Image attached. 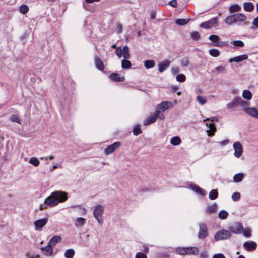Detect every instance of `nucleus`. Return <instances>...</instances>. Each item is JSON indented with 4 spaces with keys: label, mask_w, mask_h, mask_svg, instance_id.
<instances>
[{
    "label": "nucleus",
    "mask_w": 258,
    "mask_h": 258,
    "mask_svg": "<svg viewBox=\"0 0 258 258\" xmlns=\"http://www.w3.org/2000/svg\"><path fill=\"white\" fill-rule=\"evenodd\" d=\"M68 199L67 194L62 191H55L51 194L45 200V203L49 206H56L59 203L64 202Z\"/></svg>",
    "instance_id": "nucleus-1"
},
{
    "label": "nucleus",
    "mask_w": 258,
    "mask_h": 258,
    "mask_svg": "<svg viewBox=\"0 0 258 258\" xmlns=\"http://www.w3.org/2000/svg\"><path fill=\"white\" fill-rule=\"evenodd\" d=\"M104 208L102 205H96L93 211V215L99 224L103 222L102 214L104 212Z\"/></svg>",
    "instance_id": "nucleus-2"
},
{
    "label": "nucleus",
    "mask_w": 258,
    "mask_h": 258,
    "mask_svg": "<svg viewBox=\"0 0 258 258\" xmlns=\"http://www.w3.org/2000/svg\"><path fill=\"white\" fill-rule=\"evenodd\" d=\"M160 113L161 111L160 110H156L154 113L151 114L146 120H145L143 124L146 126L155 122L158 117H159L161 119H164V116L163 115L159 116Z\"/></svg>",
    "instance_id": "nucleus-3"
},
{
    "label": "nucleus",
    "mask_w": 258,
    "mask_h": 258,
    "mask_svg": "<svg viewBox=\"0 0 258 258\" xmlns=\"http://www.w3.org/2000/svg\"><path fill=\"white\" fill-rule=\"evenodd\" d=\"M231 236V232L227 230H221L215 234L214 238L216 241L228 239Z\"/></svg>",
    "instance_id": "nucleus-4"
},
{
    "label": "nucleus",
    "mask_w": 258,
    "mask_h": 258,
    "mask_svg": "<svg viewBox=\"0 0 258 258\" xmlns=\"http://www.w3.org/2000/svg\"><path fill=\"white\" fill-rule=\"evenodd\" d=\"M230 232L235 234H239L242 232L243 227L242 225L239 222H236L232 224L229 227Z\"/></svg>",
    "instance_id": "nucleus-5"
},
{
    "label": "nucleus",
    "mask_w": 258,
    "mask_h": 258,
    "mask_svg": "<svg viewBox=\"0 0 258 258\" xmlns=\"http://www.w3.org/2000/svg\"><path fill=\"white\" fill-rule=\"evenodd\" d=\"M208 236V229L207 225L204 223L199 224V232L198 237L200 239H204Z\"/></svg>",
    "instance_id": "nucleus-6"
},
{
    "label": "nucleus",
    "mask_w": 258,
    "mask_h": 258,
    "mask_svg": "<svg viewBox=\"0 0 258 258\" xmlns=\"http://www.w3.org/2000/svg\"><path fill=\"white\" fill-rule=\"evenodd\" d=\"M233 148L234 149V156L237 158H239L243 152V147L239 142H236L233 144Z\"/></svg>",
    "instance_id": "nucleus-7"
},
{
    "label": "nucleus",
    "mask_w": 258,
    "mask_h": 258,
    "mask_svg": "<svg viewBox=\"0 0 258 258\" xmlns=\"http://www.w3.org/2000/svg\"><path fill=\"white\" fill-rule=\"evenodd\" d=\"M119 142H116L108 146L104 149V153L106 155H109L113 153L117 148H119L120 146Z\"/></svg>",
    "instance_id": "nucleus-8"
},
{
    "label": "nucleus",
    "mask_w": 258,
    "mask_h": 258,
    "mask_svg": "<svg viewBox=\"0 0 258 258\" xmlns=\"http://www.w3.org/2000/svg\"><path fill=\"white\" fill-rule=\"evenodd\" d=\"M48 221L47 218H43L35 221L34 223L35 229L37 231H41Z\"/></svg>",
    "instance_id": "nucleus-9"
},
{
    "label": "nucleus",
    "mask_w": 258,
    "mask_h": 258,
    "mask_svg": "<svg viewBox=\"0 0 258 258\" xmlns=\"http://www.w3.org/2000/svg\"><path fill=\"white\" fill-rule=\"evenodd\" d=\"M172 106V103L168 101H163L157 106V110H160L161 112H164L169 107Z\"/></svg>",
    "instance_id": "nucleus-10"
},
{
    "label": "nucleus",
    "mask_w": 258,
    "mask_h": 258,
    "mask_svg": "<svg viewBox=\"0 0 258 258\" xmlns=\"http://www.w3.org/2000/svg\"><path fill=\"white\" fill-rule=\"evenodd\" d=\"M244 249L247 251H252L256 249L257 244L254 241H247L243 244Z\"/></svg>",
    "instance_id": "nucleus-11"
},
{
    "label": "nucleus",
    "mask_w": 258,
    "mask_h": 258,
    "mask_svg": "<svg viewBox=\"0 0 258 258\" xmlns=\"http://www.w3.org/2000/svg\"><path fill=\"white\" fill-rule=\"evenodd\" d=\"M217 18H214L208 21L202 23L200 24V27L205 29H208L213 27L215 24L217 23Z\"/></svg>",
    "instance_id": "nucleus-12"
},
{
    "label": "nucleus",
    "mask_w": 258,
    "mask_h": 258,
    "mask_svg": "<svg viewBox=\"0 0 258 258\" xmlns=\"http://www.w3.org/2000/svg\"><path fill=\"white\" fill-rule=\"evenodd\" d=\"M245 112L249 115L258 119V110L254 107L245 108Z\"/></svg>",
    "instance_id": "nucleus-13"
},
{
    "label": "nucleus",
    "mask_w": 258,
    "mask_h": 258,
    "mask_svg": "<svg viewBox=\"0 0 258 258\" xmlns=\"http://www.w3.org/2000/svg\"><path fill=\"white\" fill-rule=\"evenodd\" d=\"M109 77L111 80L115 82H122L125 79L123 76L116 73H112L109 75Z\"/></svg>",
    "instance_id": "nucleus-14"
},
{
    "label": "nucleus",
    "mask_w": 258,
    "mask_h": 258,
    "mask_svg": "<svg viewBox=\"0 0 258 258\" xmlns=\"http://www.w3.org/2000/svg\"><path fill=\"white\" fill-rule=\"evenodd\" d=\"M61 237L59 236L55 235L53 236L50 240H49L48 244L50 246L53 247L57 243L60 242Z\"/></svg>",
    "instance_id": "nucleus-15"
},
{
    "label": "nucleus",
    "mask_w": 258,
    "mask_h": 258,
    "mask_svg": "<svg viewBox=\"0 0 258 258\" xmlns=\"http://www.w3.org/2000/svg\"><path fill=\"white\" fill-rule=\"evenodd\" d=\"M52 246H50L48 243L47 245L41 248V250L45 252L46 256H51L53 254V249Z\"/></svg>",
    "instance_id": "nucleus-16"
},
{
    "label": "nucleus",
    "mask_w": 258,
    "mask_h": 258,
    "mask_svg": "<svg viewBox=\"0 0 258 258\" xmlns=\"http://www.w3.org/2000/svg\"><path fill=\"white\" fill-rule=\"evenodd\" d=\"M170 62L168 60H165L163 61L162 63H160L159 64V71L160 73L163 72L164 70H165L167 68L170 66Z\"/></svg>",
    "instance_id": "nucleus-17"
},
{
    "label": "nucleus",
    "mask_w": 258,
    "mask_h": 258,
    "mask_svg": "<svg viewBox=\"0 0 258 258\" xmlns=\"http://www.w3.org/2000/svg\"><path fill=\"white\" fill-rule=\"evenodd\" d=\"M95 63L96 68L100 71H103L104 69V66L102 61L98 56L95 57Z\"/></svg>",
    "instance_id": "nucleus-18"
},
{
    "label": "nucleus",
    "mask_w": 258,
    "mask_h": 258,
    "mask_svg": "<svg viewBox=\"0 0 258 258\" xmlns=\"http://www.w3.org/2000/svg\"><path fill=\"white\" fill-rule=\"evenodd\" d=\"M234 18H235V22H242L246 19V17L245 15L242 13H237L234 14Z\"/></svg>",
    "instance_id": "nucleus-19"
},
{
    "label": "nucleus",
    "mask_w": 258,
    "mask_h": 258,
    "mask_svg": "<svg viewBox=\"0 0 258 258\" xmlns=\"http://www.w3.org/2000/svg\"><path fill=\"white\" fill-rule=\"evenodd\" d=\"M207 126H209V129L207 130L208 135L209 136H212L214 134V132L216 131V127L214 124L213 123H208L206 124Z\"/></svg>",
    "instance_id": "nucleus-20"
},
{
    "label": "nucleus",
    "mask_w": 258,
    "mask_h": 258,
    "mask_svg": "<svg viewBox=\"0 0 258 258\" xmlns=\"http://www.w3.org/2000/svg\"><path fill=\"white\" fill-rule=\"evenodd\" d=\"M238 105V97H234L232 101L229 103L227 104L228 109H231L233 107H236Z\"/></svg>",
    "instance_id": "nucleus-21"
},
{
    "label": "nucleus",
    "mask_w": 258,
    "mask_h": 258,
    "mask_svg": "<svg viewBox=\"0 0 258 258\" xmlns=\"http://www.w3.org/2000/svg\"><path fill=\"white\" fill-rule=\"evenodd\" d=\"M235 20V18H234V15L233 14V15H231L227 16L225 18L224 22L226 24L229 25H231L233 24L234 23H236Z\"/></svg>",
    "instance_id": "nucleus-22"
},
{
    "label": "nucleus",
    "mask_w": 258,
    "mask_h": 258,
    "mask_svg": "<svg viewBox=\"0 0 258 258\" xmlns=\"http://www.w3.org/2000/svg\"><path fill=\"white\" fill-rule=\"evenodd\" d=\"M243 8L247 12H251L254 9V5L251 2H245L243 4Z\"/></svg>",
    "instance_id": "nucleus-23"
},
{
    "label": "nucleus",
    "mask_w": 258,
    "mask_h": 258,
    "mask_svg": "<svg viewBox=\"0 0 258 258\" xmlns=\"http://www.w3.org/2000/svg\"><path fill=\"white\" fill-rule=\"evenodd\" d=\"M192 189L196 193L202 196H204L206 194V192L204 189L196 185L192 186Z\"/></svg>",
    "instance_id": "nucleus-24"
},
{
    "label": "nucleus",
    "mask_w": 258,
    "mask_h": 258,
    "mask_svg": "<svg viewBox=\"0 0 258 258\" xmlns=\"http://www.w3.org/2000/svg\"><path fill=\"white\" fill-rule=\"evenodd\" d=\"M186 254H197L199 253V250L198 248L195 247H186Z\"/></svg>",
    "instance_id": "nucleus-25"
},
{
    "label": "nucleus",
    "mask_w": 258,
    "mask_h": 258,
    "mask_svg": "<svg viewBox=\"0 0 258 258\" xmlns=\"http://www.w3.org/2000/svg\"><path fill=\"white\" fill-rule=\"evenodd\" d=\"M181 142V139L178 136L173 137L170 140V143L173 146H178Z\"/></svg>",
    "instance_id": "nucleus-26"
},
{
    "label": "nucleus",
    "mask_w": 258,
    "mask_h": 258,
    "mask_svg": "<svg viewBox=\"0 0 258 258\" xmlns=\"http://www.w3.org/2000/svg\"><path fill=\"white\" fill-rule=\"evenodd\" d=\"M122 56L124 59H128L130 57L129 48L127 46H124L122 49Z\"/></svg>",
    "instance_id": "nucleus-27"
},
{
    "label": "nucleus",
    "mask_w": 258,
    "mask_h": 258,
    "mask_svg": "<svg viewBox=\"0 0 258 258\" xmlns=\"http://www.w3.org/2000/svg\"><path fill=\"white\" fill-rule=\"evenodd\" d=\"M244 177V175L242 173L236 174L233 176V181L236 183L240 182L243 180Z\"/></svg>",
    "instance_id": "nucleus-28"
},
{
    "label": "nucleus",
    "mask_w": 258,
    "mask_h": 258,
    "mask_svg": "<svg viewBox=\"0 0 258 258\" xmlns=\"http://www.w3.org/2000/svg\"><path fill=\"white\" fill-rule=\"evenodd\" d=\"M86 220L82 217L78 218L75 222V226L77 228L81 227L85 223Z\"/></svg>",
    "instance_id": "nucleus-29"
},
{
    "label": "nucleus",
    "mask_w": 258,
    "mask_h": 258,
    "mask_svg": "<svg viewBox=\"0 0 258 258\" xmlns=\"http://www.w3.org/2000/svg\"><path fill=\"white\" fill-rule=\"evenodd\" d=\"M209 39L212 41L211 44L215 46V44L219 41L220 37L218 35H211L209 37Z\"/></svg>",
    "instance_id": "nucleus-30"
},
{
    "label": "nucleus",
    "mask_w": 258,
    "mask_h": 258,
    "mask_svg": "<svg viewBox=\"0 0 258 258\" xmlns=\"http://www.w3.org/2000/svg\"><path fill=\"white\" fill-rule=\"evenodd\" d=\"M248 58V56L246 54L239 55L234 57V62L238 63L243 60H246Z\"/></svg>",
    "instance_id": "nucleus-31"
},
{
    "label": "nucleus",
    "mask_w": 258,
    "mask_h": 258,
    "mask_svg": "<svg viewBox=\"0 0 258 258\" xmlns=\"http://www.w3.org/2000/svg\"><path fill=\"white\" fill-rule=\"evenodd\" d=\"M240 9H241V7L239 5H238L237 4H234V5H231L229 7V11L231 13H233V12L239 11L240 10Z\"/></svg>",
    "instance_id": "nucleus-32"
},
{
    "label": "nucleus",
    "mask_w": 258,
    "mask_h": 258,
    "mask_svg": "<svg viewBox=\"0 0 258 258\" xmlns=\"http://www.w3.org/2000/svg\"><path fill=\"white\" fill-rule=\"evenodd\" d=\"M249 103L248 101H244L242 100L240 97H238V105H240L243 108L244 110L245 108H248Z\"/></svg>",
    "instance_id": "nucleus-33"
},
{
    "label": "nucleus",
    "mask_w": 258,
    "mask_h": 258,
    "mask_svg": "<svg viewBox=\"0 0 258 258\" xmlns=\"http://www.w3.org/2000/svg\"><path fill=\"white\" fill-rule=\"evenodd\" d=\"M242 97L246 99L250 100L252 97L251 92L248 90H244L242 93Z\"/></svg>",
    "instance_id": "nucleus-34"
},
{
    "label": "nucleus",
    "mask_w": 258,
    "mask_h": 258,
    "mask_svg": "<svg viewBox=\"0 0 258 258\" xmlns=\"http://www.w3.org/2000/svg\"><path fill=\"white\" fill-rule=\"evenodd\" d=\"M217 209V205L216 204H212L207 208L206 212L208 213H212L216 212Z\"/></svg>",
    "instance_id": "nucleus-35"
},
{
    "label": "nucleus",
    "mask_w": 258,
    "mask_h": 258,
    "mask_svg": "<svg viewBox=\"0 0 258 258\" xmlns=\"http://www.w3.org/2000/svg\"><path fill=\"white\" fill-rule=\"evenodd\" d=\"M189 19H178L176 20L175 23L178 25H184L187 24L189 22Z\"/></svg>",
    "instance_id": "nucleus-36"
},
{
    "label": "nucleus",
    "mask_w": 258,
    "mask_h": 258,
    "mask_svg": "<svg viewBox=\"0 0 258 258\" xmlns=\"http://www.w3.org/2000/svg\"><path fill=\"white\" fill-rule=\"evenodd\" d=\"M145 67L147 69H150L154 67L155 65V63L153 60H148L144 61Z\"/></svg>",
    "instance_id": "nucleus-37"
},
{
    "label": "nucleus",
    "mask_w": 258,
    "mask_h": 258,
    "mask_svg": "<svg viewBox=\"0 0 258 258\" xmlns=\"http://www.w3.org/2000/svg\"><path fill=\"white\" fill-rule=\"evenodd\" d=\"M218 194L216 189H213L210 192L209 195V198L211 200H215L218 197Z\"/></svg>",
    "instance_id": "nucleus-38"
},
{
    "label": "nucleus",
    "mask_w": 258,
    "mask_h": 258,
    "mask_svg": "<svg viewBox=\"0 0 258 258\" xmlns=\"http://www.w3.org/2000/svg\"><path fill=\"white\" fill-rule=\"evenodd\" d=\"M132 64L130 61L127 59H124L121 61V67L123 69H129L131 67Z\"/></svg>",
    "instance_id": "nucleus-39"
},
{
    "label": "nucleus",
    "mask_w": 258,
    "mask_h": 258,
    "mask_svg": "<svg viewBox=\"0 0 258 258\" xmlns=\"http://www.w3.org/2000/svg\"><path fill=\"white\" fill-rule=\"evenodd\" d=\"M74 254V250L72 249H69L66 251L64 256L66 258H72Z\"/></svg>",
    "instance_id": "nucleus-40"
},
{
    "label": "nucleus",
    "mask_w": 258,
    "mask_h": 258,
    "mask_svg": "<svg viewBox=\"0 0 258 258\" xmlns=\"http://www.w3.org/2000/svg\"><path fill=\"white\" fill-rule=\"evenodd\" d=\"M29 163L35 167L38 166L40 164L38 159L35 157L31 158L29 160Z\"/></svg>",
    "instance_id": "nucleus-41"
},
{
    "label": "nucleus",
    "mask_w": 258,
    "mask_h": 258,
    "mask_svg": "<svg viewBox=\"0 0 258 258\" xmlns=\"http://www.w3.org/2000/svg\"><path fill=\"white\" fill-rule=\"evenodd\" d=\"M228 215V212L224 210L220 211L218 214L219 217L221 219H226Z\"/></svg>",
    "instance_id": "nucleus-42"
},
{
    "label": "nucleus",
    "mask_w": 258,
    "mask_h": 258,
    "mask_svg": "<svg viewBox=\"0 0 258 258\" xmlns=\"http://www.w3.org/2000/svg\"><path fill=\"white\" fill-rule=\"evenodd\" d=\"M196 100L201 105H204L207 102L205 97L201 96H197Z\"/></svg>",
    "instance_id": "nucleus-43"
},
{
    "label": "nucleus",
    "mask_w": 258,
    "mask_h": 258,
    "mask_svg": "<svg viewBox=\"0 0 258 258\" xmlns=\"http://www.w3.org/2000/svg\"><path fill=\"white\" fill-rule=\"evenodd\" d=\"M209 54L213 57H218L220 55V52L217 49H212L209 50Z\"/></svg>",
    "instance_id": "nucleus-44"
},
{
    "label": "nucleus",
    "mask_w": 258,
    "mask_h": 258,
    "mask_svg": "<svg viewBox=\"0 0 258 258\" xmlns=\"http://www.w3.org/2000/svg\"><path fill=\"white\" fill-rule=\"evenodd\" d=\"M142 131L139 125H136L133 128V134L135 136H137L139 134L142 133Z\"/></svg>",
    "instance_id": "nucleus-45"
},
{
    "label": "nucleus",
    "mask_w": 258,
    "mask_h": 258,
    "mask_svg": "<svg viewBox=\"0 0 258 258\" xmlns=\"http://www.w3.org/2000/svg\"><path fill=\"white\" fill-rule=\"evenodd\" d=\"M189 63V58L187 57H184L181 60V64L183 67H187Z\"/></svg>",
    "instance_id": "nucleus-46"
},
{
    "label": "nucleus",
    "mask_w": 258,
    "mask_h": 258,
    "mask_svg": "<svg viewBox=\"0 0 258 258\" xmlns=\"http://www.w3.org/2000/svg\"><path fill=\"white\" fill-rule=\"evenodd\" d=\"M176 80L180 82H183L186 80V77L184 74H180L177 75Z\"/></svg>",
    "instance_id": "nucleus-47"
},
{
    "label": "nucleus",
    "mask_w": 258,
    "mask_h": 258,
    "mask_svg": "<svg viewBox=\"0 0 258 258\" xmlns=\"http://www.w3.org/2000/svg\"><path fill=\"white\" fill-rule=\"evenodd\" d=\"M177 252L180 255H186V247H179L176 249Z\"/></svg>",
    "instance_id": "nucleus-48"
},
{
    "label": "nucleus",
    "mask_w": 258,
    "mask_h": 258,
    "mask_svg": "<svg viewBox=\"0 0 258 258\" xmlns=\"http://www.w3.org/2000/svg\"><path fill=\"white\" fill-rule=\"evenodd\" d=\"M28 10L29 8L26 5H23L20 7V11L23 14L27 13Z\"/></svg>",
    "instance_id": "nucleus-49"
},
{
    "label": "nucleus",
    "mask_w": 258,
    "mask_h": 258,
    "mask_svg": "<svg viewBox=\"0 0 258 258\" xmlns=\"http://www.w3.org/2000/svg\"><path fill=\"white\" fill-rule=\"evenodd\" d=\"M10 119L12 122H17L18 123H21V121L17 115H11L10 118Z\"/></svg>",
    "instance_id": "nucleus-50"
},
{
    "label": "nucleus",
    "mask_w": 258,
    "mask_h": 258,
    "mask_svg": "<svg viewBox=\"0 0 258 258\" xmlns=\"http://www.w3.org/2000/svg\"><path fill=\"white\" fill-rule=\"evenodd\" d=\"M232 44L234 46L242 47L244 46V43L240 40H235L232 42Z\"/></svg>",
    "instance_id": "nucleus-51"
},
{
    "label": "nucleus",
    "mask_w": 258,
    "mask_h": 258,
    "mask_svg": "<svg viewBox=\"0 0 258 258\" xmlns=\"http://www.w3.org/2000/svg\"><path fill=\"white\" fill-rule=\"evenodd\" d=\"M231 198L234 201H237L240 198V194L238 192H235L232 194Z\"/></svg>",
    "instance_id": "nucleus-52"
},
{
    "label": "nucleus",
    "mask_w": 258,
    "mask_h": 258,
    "mask_svg": "<svg viewBox=\"0 0 258 258\" xmlns=\"http://www.w3.org/2000/svg\"><path fill=\"white\" fill-rule=\"evenodd\" d=\"M192 39L194 40H198L200 38V35L198 32H194L191 34Z\"/></svg>",
    "instance_id": "nucleus-53"
},
{
    "label": "nucleus",
    "mask_w": 258,
    "mask_h": 258,
    "mask_svg": "<svg viewBox=\"0 0 258 258\" xmlns=\"http://www.w3.org/2000/svg\"><path fill=\"white\" fill-rule=\"evenodd\" d=\"M215 70L218 73H223L225 71V67L224 66H219L216 67Z\"/></svg>",
    "instance_id": "nucleus-54"
},
{
    "label": "nucleus",
    "mask_w": 258,
    "mask_h": 258,
    "mask_svg": "<svg viewBox=\"0 0 258 258\" xmlns=\"http://www.w3.org/2000/svg\"><path fill=\"white\" fill-rule=\"evenodd\" d=\"M228 44V42H222V41H218L217 43L215 44V46L216 47H223L226 46Z\"/></svg>",
    "instance_id": "nucleus-55"
},
{
    "label": "nucleus",
    "mask_w": 258,
    "mask_h": 258,
    "mask_svg": "<svg viewBox=\"0 0 258 258\" xmlns=\"http://www.w3.org/2000/svg\"><path fill=\"white\" fill-rule=\"evenodd\" d=\"M242 232H243V234L245 237H249L251 236V231L248 228L243 230Z\"/></svg>",
    "instance_id": "nucleus-56"
},
{
    "label": "nucleus",
    "mask_w": 258,
    "mask_h": 258,
    "mask_svg": "<svg viewBox=\"0 0 258 258\" xmlns=\"http://www.w3.org/2000/svg\"><path fill=\"white\" fill-rule=\"evenodd\" d=\"M116 25H117V33L119 34L122 31V28H123L122 25L119 22H117L116 23Z\"/></svg>",
    "instance_id": "nucleus-57"
},
{
    "label": "nucleus",
    "mask_w": 258,
    "mask_h": 258,
    "mask_svg": "<svg viewBox=\"0 0 258 258\" xmlns=\"http://www.w3.org/2000/svg\"><path fill=\"white\" fill-rule=\"evenodd\" d=\"M122 49L120 47H117L116 49V54L120 58L122 56Z\"/></svg>",
    "instance_id": "nucleus-58"
},
{
    "label": "nucleus",
    "mask_w": 258,
    "mask_h": 258,
    "mask_svg": "<svg viewBox=\"0 0 258 258\" xmlns=\"http://www.w3.org/2000/svg\"><path fill=\"white\" fill-rule=\"evenodd\" d=\"M135 258H147V256L142 252H138L135 256Z\"/></svg>",
    "instance_id": "nucleus-59"
},
{
    "label": "nucleus",
    "mask_w": 258,
    "mask_h": 258,
    "mask_svg": "<svg viewBox=\"0 0 258 258\" xmlns=\"http://www.w3.org/2000/svg\"><path fill=\"white\" fill-rule=\"evenodd\" d=\"M169 5L173 7H176L177 3L176 0H171L169 2Z\"/></svg>",
    "instance_id": "nucleus-60"
},
{
    "label": "nucleus",
    "mask_w": 258,
    "mask_h": 258,
    "mask_svg": "<svg viewBox=\"0 0 258 258\" xmlns=\"http://www.w3.org/2000/svg\"><path fill=\"white\" fill-rule=\"evenodd\" d=\"M252 24L255 27V28H258V16L253 20Z\"/></svg>",
    "instance_id": "nucleus-61"
},
{
    "label": "nucleus",
    "mask_w": 258,
    "mask_h": 258,
    "mask_svg": "<svg viewBox=\"0 0 258 258\" xmlns=\"http://www.w3.org/2000/svg\"><path fill=\"white\" fill-rule=\"evenodd\" d=\"M212 258H225V257L223 254L218 253L214 255Z\"/></svg>",
    "instance_id": "nucleus-62"
},
{
    "label": "nucleus",
    "mask_w": 258,
    "mask_h": 258,
    "mask_svg": "<svg viewBox=\"0 0 258 258\" xmlns=\"http://www.w3.org/2000/svg\"><path fill=\"white\" fill-rule=\"evenodd\" d=\"M172 72L173 74H176L179 72V69L177 67H174L171 69Z\"/></svg>",
    "instance_id": "nucleus-63"
},
{
    "label": "nucleus",
    "mask_w": 258,
    "mask_h": 258,
    "mask_svg": "<svg viewBox=\"0 0 258 258\" xmlns=\"http://www.w3.org/2000/svg\"><path fill=\"white\" fill-rule=\"evenodd\" d=\"M229 141L228 140H225L223 141H221L220 142V144L221 145V146H223V145H225L227 144H228Z\"/></svg>",
    "instance_id": "nucleus-64"
}]
</instances>
